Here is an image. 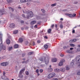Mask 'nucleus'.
Instances as JSON below:
<instances>
[{"label":"nucleus","instance_id":"obj_16","mask_svg":"<svg viewBox=\"0 0 80 80\" xmlns=\"http://www.w3.org/2000/svg\"><path fill=\"white\" fill-rule=\"evenodd\" d=\"M6 42L8 45H9V44L10 43V40L9 39H8L6 40Z\"/></svg>","mask_w":80,"mask_h":80},{"label":"nucleus","instance_id":"obj_56","mask_svg":"<svg viewBox=\"0 0 80 80\" xmlns=\"http://www.w3.org/2000/svg\"><path fill=\"white\" fill-rule=\"evenodd\" d=\"M44 38H46V39H47V38H48L47 37V36H45L44 37Z\"/></svg>","mask_w":80,"mask_h":80},{"label":"nucleus","instance_id":"obj_14","mask_svg":"<svg viewBox=\"0 0 80 80\" xmlns=\"http://www.w3.org/2000/svg\"><path fill=\"white\" fill-rule=\"evenodd\" d=\"M57 60V59L56 58H53L52 59V62H56Z\"/></svg>","mask_w":80,"mask_h":80},{"label":"nucleus","instance_id":"obj_63","mask_svg":"<svg viewBox=\"0 0 80 80\" xmlns=\"http://www.w3.org/2000/svg\"><path fill=\"white\" fill-rule=\"evenodd\" d=\"M54 80H58V79H57V78H54Z\"/></svg>","mask_w":80,"mask_h":80},{"label":"nucleus","instance_id":"obj_57","mask_svg":"<svg viewBox=\"0 0 80 80\" xmlns=\"http://www.w3.org/2000/svg\"><path fill=\"white\" fill-rule=\"evenodd\" d=\"M26 62V63H28V60H27L26 61H25Z\"/></svg>","mask_w":80,"mask_h":80},{"label":"nucleus","instance_id":"obj_42","mask_svg":"<svg viewBox=\"0 0 80 80\" xmlns=\"http://www.w3.org/2000/svg\"><path fill=\"white\" fill-rule=\"evenodd\" d=\"M40 73H42V72H43V70L42 69H40Z\"/></svg>","mask_w":80,"mask_h":80},{"label":"nucleus","instance_id":"obj_11","mask_svg":"<svg viewBox=\"0 0 80 80\" xmlns=\"http://www.w3.org/2000/svg\"><path fill=\"white\" fill-rule=\"evenodd\" d=\"M47 70L48 72H51L53 71V69L52 68H48Z\"/></svg>","mask_w":80,"mask_h":80},{"label":"nucleus","instance_id":"obj_15","mask_svg":"<svg viewBox=\"0 0 80 80\" xmlns=\"http://www.w3.org/2000/svg\"><path fill=\"white\" fill-rule=\"evenodd\" d=\"M23 39L22 38H20L18 40V41L20 43H22V42H23Z\"/></svg>","mask_w":80,"mask_h":80},{"label":"nucleus","instance_id":"obj_39","mask_svg":"<svg viewBox=\"0 0 80 80\" xmlns=\"http://www.w3.org/2000/svg\"><path fill=\"white\" fill-rule=\"evenodd\" d=\"M63 48H64V49H65V48H67V47L64 46L63 47Z\"/></svg>","mask_w":80,"mask_h":80},{"label":"nucleus","instance_id":"obj_44","mask_svg":"<svg viewBox=\"0 0 80 80\" xmlns=\"http://www.w3.org/2000/svg\"><path fill=\"white\" fill-rule=\"evenodd\" d=\"M72 33H75V30H74L72 31Z\"/></svg>","mask_w":80,"mask_h":80},{"label":"nucleus","instance_id":"obj_19","mask_svg":"<svg viewBox=\"0 0 80 80\" xmlns=\"http://www.w3.org/2000/svg\"><path fill=\"white\" fill-rule=\"evenodd\" d=\"M48 47V46L47 44H45L44 46V48L45 49H47Z\"/></svg>","mask_w":80,"mask_h":80},{"label":"nucleus","instance_id":"obj_8","mask_svg":"<svg viewBox=\"0 0 80 80\" xmlns=\"http://www.w3.org/2000/svg\"><path fill=\"white\" fill-rule=\"evenodd\" d=\"M32 0H20L21 3H25V2H31Z\"/></svg>","mask_w":80,"mask_h":80},{"label":"nucleus","instance_id":"obj_38","mask_svg":"<svg viewBox=\"0 0 80 80\" xmlns=\"http://www.w3.org/2000/svg\"><path fill=\"white\" fill-rule=\"evenodd\" d=\"M26 74L27 75H28V74H29V73H28V71H26Z\"/></svg>","mask_w":80,"mask_h":80},{"label":"nucleus","instance_id":"obj_48","mask_svg":"<svg viewBox=\"0 0 80 80\" xmlns=\"http://www.w3.org/2000/svg\"><path fill=\"white\" fill-rule=\"evenodd\" d=\"M5 74H6L5 72L4 71L3 72V75H4V76L5 75Z\"/></svg>","mask_w":80,"mask_h":80},{"label":"nucleus","instance_id":"obj_17","mask_svg":"<svg viewBox=\"0 0 80 80\" xmlns=\"http://www.w3.org/2000/svg\"><path fill=\"white\" fill-rule=\"evenodd\" d=\"M54 72H60V69H59L58 68H56L54 69Z\"/></svg>","mask_w":80,"mask_h":80},{"label":"nucleus","instance_id":"obj_2","mask_svg":"<svg viewBox=\"0 0 80 80\" xmlns=\"http://www.w3.org/2000/svg\"><path fill=\"white\" fill-rule=\"evenodd\" d=\"M65 15L66 16H68L69 17H70V18H73L76 16V14L75 13H73L72 14L65 13Z\"/></svg>","mask_w":80,"mask_h":80},{"label":"nucleus","instance_id":"obj_55","mask_svg":"<svg viewBox=\"0 0 80 80\" xmlns=\"http://www.w3.org/2000/svg\"><path fill=\"white\" fill-rule=\"evenodd\" d=\"M33 45H35V42H33Z\"/></svg>","mask_w":80,"mask_h":80},{"label":"nucleus","instance_id":"obj_27","mask_svg":"<svg viewBox=\"0 0 80 80\" xmlns=\"http://www.w3.org/2000/svg\"><path fill=\"white\" fill-rule=\"evenodd\" d=\"M19 78H23V75H22V74H20V73L19 75Z\"/></svg>","mask_w":80,"mask_h":80},{"label":"nucleus","instance_id":"obj_41","mask_svg":"<svg viewBox=\"0 0 80 80\" xmlns=\"http://www.w3.org/2000/svg\"><path fill=\"white\" fill-rule=\"evenodd\" d=\"M12 50V47H11L9 48V50Z\"/></svg>","mask_w":80,"mask_h":80},{"label":"nucleus","instance_id":"obj_54","mask_svg":"<svg viewBox=\"0 0 80 80\" xmlns=\"http://www.w3.org/2000/svg\"><path fill=\"white\" fill-rule=\"evenodd\" d=\"M25 55V54H22V57H24Z\"/></svg>","mask_w":80,"mask_h":80},{"label":"nucleus","instance_id":"obj_23","mask_svg":"<svg viewBox=\"0 0 80 80\" xmlns=\"http://www.w3.org/2000/svg\"><path fill=\"white\" fill-rule=\"evenodd\" d=\"M52 32V29H49L48 31V33H50Z\"/></svg>","mask_w":80,"mask_h":80},{"label":"nucleus","instance_id":"obj_25","mask_svg":"<svg viewBox=\"0 0 80 80\" xmlns=\"http://www.w3.org/2000/svg\"><path fill=\"white\" fill-rule=\"evenodd\" d=\"M73 65H74V63H73V62H71L70 64V67H73Z\"/></svg>","mask_w":80,"mask_h":80},{"label":"nucleus","instance_id":"obj_40","mask_svg":"<svg viewBox=\"0 0 80 80\" xmlns=\"http://www.w3.org/2000/svg\"><path fill=\"white\" fill-rule=\"evenodd\" d=\"M1 11L2 12H5V10L4 9H2L1 10Z\"/></svg>","mask_w":80,"mask_h":80},{"label":"nucleus","instance_id":"obj_31","mask_svg":"<svg viewBox=\"0 0 80 80\" xmlns=\"http://www.w3.org/2000/svg\"><path fill=\"white\" fill-rule=\"evenodd\" d=\"M72 40H73V42H77V39H74Z\"/></svg>","mask_w":80,"mask_h":80},{"label":"nucleus","instance_id":"obj_37","mask_svg":"<svg viewBox=\"0 0 80 80\" xmlns=\"http://www.w3.org/2000/svg\"><path fill=\"white\" fill-rule=\"evenodd\" d=\"M65 62V60L64 59H62L61 60V62H62V63H63V62Z\"/></svg>","mask_w":80,"mask_h":80},{"label":"nucleus","instance_id":"obj_22","mask_svg":"<svg viewBox=\"0 0 80 80\" xmlns=\"http://www.w3.org/2000/svg\"><path fill=\"white\" fill-rule=\"evenodd\" d=\"M63 62H61V61L59 63L58 65L59 66H62V65H63Z\"/></svg>","mask_w":80,"mask_h":80},{"label":"nucleus","instance_id":"obj_62","mask_svg":"<svg viewBox=\"0 0 80 80\" xmlns=\"http://www.w3.org/2000/svg\"><path fill=\"white\" fill-rule=\"evenodd\" d=\"M55 27L56 28H57V27H58V26H57V24L55 25Z\"/></svg>","mask_w":80,"mask_h":80},{"label":"nucleus","instance_id":"obj_45","mask_svg":"<svg viewBox=\"0 0 80 80\" xmlns=\"http://www.w3.org/2000/svg\"><path fill=\"white\" fill-rule=\"evenodd\" d=\"M60 28H63V25H60Z\"/></svg>","mask_w":80,"mask_h":80},{"label":"nucleus","instance_id":"obj_50","mask_svg":"<svg viewBox=\"0 0 80 80\" xmlns=\"http://www.w3.org/2000/svg\"><path fill=\"white\" fill-rule=\"evenodd\" d=\"M21 23H24V22L23 21H21Z\"/></svg>","mask_w":80,"mask_h":80},{"label":"nucleus","instance_id":"obj_52","mask_svg":"<svg viewBox=\"0 0 80 80\" xmlns=\"http://www.w3.org/2000/svg\"><path fill=\"white\" fill-rule=\"evenodd\" d=\"M34 28H37V25H35Z\"/></svg>","mask_w":80,"mask_h":80},{"label":"nucleus","instance_id":"obj_28","mask_svg":"<svg viewBox=\"0 0 80 80\" xmlns=\"http://www.w3.org/2000/svg\"><path fill=\"white\" fill-rule=\"evenodd\" d=\"M8 8L10 10H11L12 12H13L14 11V9H13V8H12V7H9Z\"/></svg>","mask_w":80,"mask_h":80},{"label":"nucleus","instance_id":"obj_60","mask_svg":"<svg viewBox=\"0 0 80 80\" xmlns=\"http://www.w3.org/2000/svg\"><path fill=\"white\" fill-rule=\"evenodd\" d=\"M60 56H61V57H63V54H61L60 55Z\"/></svg>","mask_w":80,"mask_h":80},{"label":"nucleus","instance_id":"obj_13","mask_svg":"<svg viewBox=\"0 0 80 80\" xmlns=\"http://www.w3.org/2000/svg\"><path fill=\"white\" fill-rule=\"evenodd\" d=\"M2 34H1V36H0V42H1L0 44H2V45H3V44L2 43L3 41H2Z\"/></svg>","mask_w":80,"mask_h":80},{"label":"nucleus","instance_id":"obj_20","mask_svg":"<svg viewBox=\"0 0 80 80\" xmlns=\"http://www.w3.org/2000/svg\"><path fill=\"white\" fill-rule=\"evenodd\" d=\"M36 22H36V21H33L31 22V25H33V24H35V23H36Z\"/></svg>","mask_w":80,"mask_h":80},{"label":"nucleus","instance_id":"obj_9","mask_svg":"<svg viewBox=\"0 0 80 80\" xmlns=\"http://www.w3.org/2000/svg\"><path fill=\"white\" fill-rule=\"evenodd\" d=\"M67 53H71L72 54H73V52L72 51H71L70 50H68L66 51Z\"/></svg>","mask_w":80,"mask_h":80},{"label":"nucleus","instance_id":"obj_6","mask_svg":"<svg viewBox=\"0 0 80 80\" xmlns=\"http://www.w3.org/2000/svg\"><path fill=\"white\" fill-rule=\"evenodd\" d=\"M1 66L2 67H5L8 65V63L7 62H2L1 63Z\"/></svg>","mask_w":80,"mask_h":80},{"label":"nucleus","instance_id":"obj_32","mask_svg":"<svg viewBox=\"0 0 80 80\" xmlns=\"http://www.w3.org/2000/svg\"><path fill=\"white\" fill-rule=\"evenodd\" d=\"M41 11L42 13H45V11L43 9H41Z\"/></svg>","mask_w":80,"mask_h":80},{"label":"nucleus","instance_id":"obj_49","mask_svg":"<svg viewBox=\"0 0 80 80\" xmlns=\"http://www.w3.org/2000/svg\"><path fill=\"white\" fill-rule=\"evenodd\" d=\"M22 63H26V61H23L22 62Z\"/></svg>","mask_w":80,"mask_h":80},{"label":"nucleus","instance_id":"obj_10","mask_svg":"<svg viewBox=\"0 0 80 80\" xmlns=\"http://www.w3.org/2000/svg\"><path fill=\"white\" fill-rule=\"evenodd\" d=\"M10 27L11 28H13L15 27V24L14 23H12L10 24Z\"/></svg>","mask_w":80,"mask_h":80},{"label":"nucleus","instance_id":"obj_51","mask_svg":"<svg viewBox=\"0 0 80 80\" xmlns=\"http://www.w3.org/2000/svg\"><path fill=\"white\" fill-rule=\"evenodd\" d=\"M30 2H28L27 3V5H30Z\"/></svg>","mask_w":80,"mask_h":80},{"label":"nucleus","instance_id":"obj_29","mask_svg":"<svg viewBox=\"0 0 80 80\" xmlns=\"http://www.w3.org/2000/svg\"><path fill=\"white\" fill-rule=\"evenodd\" d=\"M57 5V3H55L54 4H52L51 5V6L52 7H54V6H56Z\"/></svg>","mask_w":80,"mask_h":80},{"label":"nucleus","instance_id":"obj_21","mask_svg":"<svg viewBox=\"0 0 80 80\" xmlns=\"http://www.w3.org/2000/svg\"><path fill=\"white\" fill-rule=\"evenodd\" d=\"M19 46L18 44H15L14 46V48H18Z\"/></svg>","mask_w":80,"mask_h":80},{"label":"nucleus","instance_id":"obj_24","mask_svg":"<svg viewBox=\"0 0 80 80\" xmlns=\"http://www.w3.org/2000/svg\"><path fill=\"white\" fill-rule=\"evenodd\" d=\"M66 70H70V67L68 66H66Z\"/></svg>","mask_w":80,"mask_h":80},{"label":"nucleus","instance_id":"obj_43","mask_svg":"<svg viewBox=\"0 0 80 80\" xmlns=\"http://www.w3.org/2000/svg\"><path fill=\"white\" fill-rule=\"evenodd\" d=\"M39 72V70H38V69H37L36 70V72L37 73H38Z\"/></svg>","mask_w":80,"mask_h":80},{"label":"nucleus","instance_id":"obj_30","mask_svg":"<svg viewBox=\"0 0 80 80\" xmlns=\"http://www.w3.org/2000/svg\"><path fill=\"white\" fill-rule=\"evenodd\" d=\"M70 46H71V47H75V45L73 44H70Z\"/></svg>","mask_w":80,"mask_h":80},{"label":"nucleus","instance_id":"obj_1","mask_svg":"<svg viewBox=\"0 0 80 80\" xmlns=\"http://www.w3.org/2000/svg\"><path fill=\"white\" fill-rule=\"evenodd\" d=\"M39 60L40 61H44L45 62L46 64H47L48 63V62L49 60H48V59L47 60L46 59V58H45V57H43V58H40Z\"/></svg>","mask_w":80,"mask_h":80},{"label":"nucleus","instance_id":"obj_4","mask_svg":"<svg viewBox=\"0 0 80 80\" xmlns=\"http://www.w3.org/2000/svg\"><path fill=\"white\" fill-rule=\"evenodd\" d=\"M33 17V12H32L31 11L28 12V15L27 16V18H30L31 17Z\"/></svg>","mask_w":80,"mask_h":80},{"label":"nucleus","instance_id":"obj_35","mask_svg":"<svg viewBox=\"0 0 80 80\" xmlns=\"http://www.w3.org/2000/svg\"><path fill=\"white\" fill-rule=\"evenodd\" d=\"M69 42H70V43H73V39L71 40H69Z\"/></svg>","mask_w":80,"mask_h":80},{"label":"nucleus","instance_id":"obj_64","mask_svg":"<svg viewBox=\"0 0 80 80\" xmlns=\"http://www.w3.org/2000/svg\"><path fill=\"white\" fill-rule=\"evenodd\" d=\"M38 43H40V41H38Z\"/></svg>","mask_w":80,"mask_h":80},{"label":"nucleus","instance_id":"obj_7","mask_svg":"<svg viewBox=\"0 0 80 80\" xmlns=\"http://www.w3.org/2000/svg\"><path fill=\"white\" fill-rule=\"evenodd\" d=\"M76 61L78 63H80V56H77L76 58Z\"/></svg>","mask_w":80,"mask_h":80},{"label":"nucleus","instance_id":"obj_12","mask_svg":"<svg viewBox=\"0 0 80 80\" xmlns=\"http://www.w3.org/2000/svg\"><path fill=\"white\" fill-rule=\"evenodd\" d=\"M25 68H23V69L21 70L20 71L19 73H20V74H22V73H23V72H24V71H25Z\"/></svg>","mask_w":80,"mask_h":80},{"label":"nucleus","instance_id":"obj_26","mask_svg":"<svg viewBox=\"0 0 80 80\" xmlns=\"http://www.w3.org/2000/svg\"><path fill=\"white\" fill-rule=\"evenodd\" d=\"M18 32V30H16L13 32V33L14 34H17Z\"/></svg>","mask_w":80,"mask_h":80},{"label":"nucleus","instance_id":"obj_46","mask_svg":"<svg viewBox=\"0 0 80 80\" xmlns=\"http://www.w3.org/2000/svg\"><path fill=\"white\" fill-rule=\"evenodd\" d=\"M73 48H70V50L71 51H72V50H73Z\"/></svg>","mask_w":80,"mask_h":80},{"label":"nucleus","instance_id":"obj_47","mask_svg":"<svg viewBox=\"0 0 80 80\" xmlns=\"http://www.w3.org/2000/svg\"><path fill=\"white\" fill-rule=\"evenodd\" d=\"M22 17H23V18H25V15H24V14H22Z\"/></svg>","mask_w":80,"mask_h":80},{"label":"nucleus","instance_id":"obj_3","mask_svg":"<svg viewBox=\"0 0 80 80\" xmlns=\"http://www.w3.org/2000/svg\"><path fill=\"white\" fill-rule=\"evenodd\" d=\"M55 76V73L52 72L50 73L48 76V78H53V77Z\"/></svg>","mask_w":80,"mask_h":80},{"label":"nucleus","instance_id":"obj_5","mask_svg":"<svg viewBox=\"0 0 80 80\" xmlns=\"http://www.w3.org/2000/svg\"><path fill=\"white\" fill-rule=\"evenodd\" d=\"M5 49H6L5 46H3L2 44H0V52L2 51V50H5Z\"/></svg>","mask_w":80,"mask_h":80},{"label":"nucleus","instance_id":"obj_33","mask_svg":"<svg viewBox=\"0 0 80 80\" xmlns=\"http://www.w3.org/2000/svg\"><path fill=\"white\" fill-rule=\"evenodd\" d=\"M7 2L8 3H11L12 2V0H7Z\"/></svg>","mask_w":80,"mask_h":80},{"label":"nucleus","instance_id":"obj_58","mask_svg":"<svg viewBox=\"0 0 80 80\" xmlns=\"http://www.w3.org/2000/svg\"><path fill=\"white\" fill-rule=\"evenodd\" d=\"M77 3H78V2H74V4H77Z\"/></svg>","mask_w":80,"mask_h":80},{"label":"nucleus","instance_id":"obj_18","mask_svg":"<svg viewBox=\"0 0 80 80\" xmlns=\"http://www.w3.org/2000/svg\"><path fill=\"white\" fill-rule=\"evenodd\" d=\"M59 70L60 71H61V72H65V69L64 68H61Z\"/></svg>","mask_w":80,"mask_h":80},{"label":"nucleus","instance_id":"obj_36","mask_svg":"<svg viewBox=\"0 0 80 80\" xmlns=\"http://www.w3.org/2000/svg\"><path fill=\"white\" fill-rule=\"evenodd\" d=\"M77 74L78 75H80V71L77 72Z\"/></svg>","mask_w":80,"mask_h":80},{"label":"nucleus","instance_id":"obj_53","mask_svg":"<svg viewBox=\"0 0 80 80\" xmlns=\"http://www.w3.org/2000/svg\"><path fill=\"white\" fill-rule=\"evenodd\" d=\"M53 27H54V25L53 24L51 26V28H53Z\"/></svg>","mask_w":80,"mask_h":80},{"label":"nucleus","instance_id":"obj_59","mask_svg":"<svg viewBox=\"0 0 80 80\" xmlns=\"http://www.w3.org/2000/svg\"><path fill=\"white\" fill-rule=\"evenodd\" d=\"M63 20V19L62 18H61L60 19V20H61V21H62Z\"/></svg>","mask_w":80,"mask_h":80},{"label":"nucleus","instance_id":"obj_34","mask_svg":"<svg viewBox=\"0 0 80 80\" xmlns=\"http://www.w3.org/2000/svg\"><path fill=\"white\" fill-rule=\"evenodd\" d=\"M33 52H30L28 53V55H32V54Z\"/></svg>","mask_w":80,"mask_h":80},{"label":"nucleus","instance_id":"obj_61","mask_svg":"<svg viewBox=\"0 0 80 80\" xmlns=\"http://www.w3.org/2000/svg\"><path fill=\"white\" fill-rule=\"evenodd\" d=\"M58 30V28H56V30Z\"/></svg>","mask_w":80,"mask_h":80}]
</instances>
